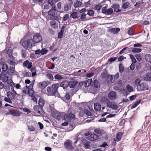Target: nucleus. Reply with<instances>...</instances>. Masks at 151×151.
Here are the masks:
<instances>
[{"instance_id":"28","label":"nucleus","mask_w":151,"mask_h":151,"mask_svg":"<svg viewBox=\"0 0 151 151\" xmlns=\"http://www.w3.org/2000/svg\"><path fill=\"white\" fill-rule=\"evenodd\" d=\"M91 142L86 139L83 140V144L86 148H88L90 147Z\"/></svg>"},{"instance_id":"18","label":"nucleus","mask_w":151,"mask_h":151,"mask_svg":"<svg viewBox=\"0 0 151 151\" xmlns=\"http://www.w3.org/2000/svg\"><path fill=\"white\" fill-rule=\"evenodd\" d=\"M52 115V117L58 120H60L61 115L60 113L57 112H54L53 113Z\"/></svg>"},{"instance_id":"60","label":"nucleus","mask_w":151,"mask_h":151,"mask_svg":"<svg viewBox=\"0 0 151 151\" xmlns=\"http://www.w3.org/2000/svg\"><path fill=\"white\" fill-rule=\"evenodd\" d=\"M86 16V14L84 13H83L81 15L80 19L82 20L84 19Z\"/></svg>"},{"instance_id":"25","label":"nucleus","mask_w":151,"mask_h":151,"mask_svg":"<svg viewBox=\"0 0 151 151\" xmlns=\"http://www.w3.org/2000/svg\"><path fill=\"white\" fill-rule=\"evenodd\" d=\"M119 4H115L111 6V7L114 9V11L115 12H118L121 11L119 9Z\"/></svg>"},{"instance_id":"15","label":"nucleus","mask_w":151,"mask_h":151,"mask_svg":"<svg viewBox=\"0 0 151 151\" xmlns=\"http://www.w3.org/2000/svg\"><path fill=\"white\" fill-rule=\"evenodd\" d=\"M47 85V83L45 81H42L38 83L37 86L39 88L43 89Z\"/></svg>"},{"instance_id":"11","label":"nucleus","mask_w":151,"mask_h":151,"mask_svg":"<svg viewBox=\"0 0 151 151\" xmlns=\"http://www.w3.org/2000/svg\"><path fill=\"white\" fill-rule=\"evenodd\" d=\"M106 106L109 108L114 110L117 109L118 108V106L114 103L110 102V101L107 103Z\"/></svg>"},{"instance_id":"41","label":"nucleus","mask_w":151,"mask_h":151,"mask_svg":"<svg viewBox=\"0 0 151 151\" xmlns=\"http://www.w3.org/2000/svg\"><path fill=\"white\" fill-rule=\"evenodd\" d=\"M141 102V100H139L136 101V102L134 103V104L132 105L131 107V109H133L136 107Z\"/></svg>"},{"instance_id":"16","label":"nucleus","mask_w":151,"mask_h":151,"mask_svg":"<svg viewBox=\"0 0 151 151\" xmlns=\"http://www.w3.org/2000/svg\"><path fill=\"white\" fill-rule=\"evenodd\" d=\"M23 66L24 67H27L28 69H30L32 67V63L27 60L23 63Z\"/></svg>"},{"instance_id":"38","label":"nucleus","mask_w":151,"mask_h":151,"mask_svg":"<svg viewBox=\"0 0 151 151\" xmlns=\"http://www.w3.org/2000/svg\"><path fill=\"white\" fill-rule=\"evenodd\" d=\"M130 5V3L129 2H126L124 3L122 6V7L124 9H126L128 8Z\"/></svg>"},{"instance_id":"5","label":"nucleus","mask_w":151,"mask_h":151,"mask_svg":"<svg viewBox=\"0 0 151 151\" xmlns=\"http://www.w3.org/2000/svg\"><path fill=\"white\" fill-rule=\"evenodd\" d=\"M72 145V141L70 140H67L64 143V145L65 149L70 151H71L74 149V147Z\"/></svg>"},{"instance_id":"7","label":"nucleus","mask_w":151,"mask_h":151,"mask_svg":"<svg viewBox=\"0 0 151 151\" xmlns=\"http://www.w3.org/2000/svg\"><path fill=\"white\" fill-rule=\"evenodd\" d=\"M75 118V115L72 113H69L68 114H66L64 115L65 120L68 122L70 121L72 119H74Z\"/></svg>"},{"instance_id":"37","label":"nucleus","mask_w":151,"mask_h":151,"mask_svg":"<svg viewBox=\"0 0 151 151\" xmlns=\"http://www.w3.org/2000/svg\"><path fill=\"white\" fill-rule=\"evenodd\" d=\"M76 84V81H73L69 82V86L71 88H73L75 86Z\"/></svg>"},{"instance_id":"59","label":"nucleus","mask_w":151,"mask_h":151,"mask_svg":"<svg viewBox=\"0 0 151 151\" xmlns=\"http://www.w3.org/2000/svg\"><path fill=\"white\" fill-rule=\"evenodd\" d=\"M93 75V73H88L86 74V76L88 78H91L92 77Z\"/></svg>"},{"instance_id":"50","label":"nucleus","mask_w":151,"mask_h":151,"mask_svg":"<svg viewBox=\"0 0 151 151\" xmlns=\"http://www.w3.org/2000/svg\"><path fill=\"white\" fill-rule=\"evenodd\" d=\"M84 113L88 116H91L92 114L91 112L88 110L86 109H84Z\"/></svg>"},{"instance_id":"23","label":"nucleus","mask_w":151,"mask_h":151,"mask_svg":"<svg viewBox=\"0 0 151 151\" xmlns=\"http://www.w3.org/2000/svg\"><path fill=\"white\" fill-rule=\"evenodd\" d=\"M109 101V100L107 98L103 97L100 100V102L101 104H105Z\"/></svg>"},{"instance_id":"4","label":"nucleus","mask_w":151,"mask_h":151,"mask_svg":"<svg viewBox=\"0 0 151 151\" xmlns=\"http://www.w3.org/2000/svg\"><path fill=\"white\" fill-rule=\"evenodd\" d=\"M148 88L149 86L148 84L144 82L141 83L137 87V90L140 91L148 90Z\"/></svg>"},{"instance_id":"22","label":"nucleus","mask_w":151,"mask_h":151,"mask_svg":"<svg viewBox=\"0 0 151 151\" xmlns=\"http://www.w3.org/2000/svg\"><path fill=\"white\" fill-rule=\"evenodd\" d=\"M120 31V29L119 28H113L111 29L109 31L110 32L114 34H117Z\"/></svg>"},{"instance_id":"29","label":"nucleus","mask_w":151,"mask_h":151,"mask_svg":"<svg viewBox=\"0 0 151 151\" xmlns=\"http://www.w3.org/2000/svg\"><path fill=\"white\" fill-rule=\"evenodd\" d=\"M145 58L146 61L151 64V55L150 54H146L145 56Z\"/></svg>"},{"instance_id":"56","label":"nucleus","mask_w":151,"mask_h":151,"mask_svg":"<svg viewBox=\"0 0 151 151\" xmlns=\"http://www.w3.org/2000/svg\"><path fill=\"white\" fill-rule=\"evenodd\" d=\"M63 34V32L60 31L58 33V37L59 39H60L62 38Z\"/></svg>"},{"instance_id":"32","label":"nucleus","mask_w":151,"mask_h":151,"mask_svg":"<svg viewBox=\"0 0 151 151\" xmlns=\"http://www.w3.org/2000/svg\"><path fill=\"white\" fill-rule=\"evenodd\" d=\"M78 13L77 12H73L70 14V17L74 19H75L78 18L79 17V16H77Z\"/></svg>"},{"instance_id":"10","label":"nucleus","mask_w":151,"mask_h":151,"mask_svg":"<svg viewBox=\"0 0 151 151\" xmlns=\"http://www.w3.org/2000/svg\"><path fill=\"white\" fill-rule=\"evenodd\" d=\"M108 98L111 100H114L116 99V92L114 91L110 92L108 95Z\"/></svg>"},{"instance_id":"40","label":"nucleus","mask_w":151,"mask_h":151,"mask_svg":"<svg viewBox=\"0 0 151 151\" xmlns=\"http://www.w3.org/2000/svg\"><path fill=\"white\" fill-rule=\"evenodd\" d=\"M94 86L96 88H98L100 87V84L96 80H95L93 82Z\"/></svg>"},{"instance_id":"47","label":"nucleus","mask_w":151,"mask_h":151,"mask_svg":"<svg viewBox=\"0 0 151 151\" xmlns=\"http://www.w3.org/2000/svg\"><path fill=\"white\" fill-rule=\"evenodd\" d=\"M54 78L56 79L61 80L63 79V77L60 75L56 74Z\"/></svg>"},{"instance_id":"45","label":"nucleus","mask_w":151,"mask_h":151,"mask_svg":"<svg viewBox=\"0 0 151 151\" xmlns=\"http://www.w3.org/2000/svg\"><path fill=\"white\" fill-rule=\"evenodd\" d=\"M114 76L113 75H108L107 78V81L108 82H112V80L113 79Z\"/></svg>"},{"instance_id":"62","label":"nucleus","mask_w":151,"mask_h":151,"mask_svg":"<svg viewBox=\"0 0 151 151\" xmlns=\"http://www.w3.org/2000/svg\"><path fill=\"white\" fill-rule=\"evenodd\" d=\"M136 96L135 95H132L129 97L130 100L133 101L136 98Z\"/></svg>"},{"instance_id":"20","label":"nucleus","mask_w":151,"mask_h":151,"mask_svg":"<svg viewBox=\"0 0 151 151\" xmlns=\"http://www.w3.org/2000/svg\"><path fill=\"white\" fill-rule=\"evenodd\" d=\"M69 82L67 81H65L61 83L60 86L65 89L69 86Z\"/></svg>"},{"instance_id":"21","label":"nucleus","mask_w":151,"mask_h":151,"mask_svg":"<svg viewBox=\"0 0 151 151\" xmlns=\"http://www.w3.org/2000/svg\"><path fill=\"white\" fill-rule=\"evenodd\" d=\"M144 80L146 81H151V72L146 73V76L144 78Z\"/></svg>"},{"instance_id":"24","label":"nucleus","mask_w":151,"mask_h":151,"mask_svg":"<svg viewBox=\"0 0 151 151\" xmlns=\"http://www.w3.org/2000/svg\"><path fill=\"white\" fill-rule=\"evenodd\" d=\"M94 109L97 111H99L101 110V105L98 103H95L94 105Z\"/></svg>"},{"instance_id":"43","label":"nucleus","mask_w":151,"mask_h":151,"mask_svg":"<svg viewBox=\"0 0 151 151\" xmlns=\"http://www.w3.org/2000/svg\"><path fill=\"white\" fill-rule=\"evenodd\" d=\"M71 7L69 4H66L64 6V10L65 12H67L69 10Z\"/></svg>"},{"instance_id":"58","label":"nucleus","mask_w":151,"mask_h":151,"mask_svg":"<svg viewBox=\"0 0 151 151\" xmlns=\"http://www.w3.org/2000/svg\"><path fill=\"white\" fill-rule=\"evenodd\" d=\"M94 131L97 134H101L102 132L101 130L98 129H95Z\"/></svg>"},{"instance_id":"63","label":"nucleus","mask_w":151,"mask_h":151,"mask_svg":"<svg viewBox=\"0 0 151 151\" xmlns=\"http://www.w3.org/2000/svg\"><path fill=\"white\" fill-rule=\"evenodd\" d=\"M34 91L32 90H29V94L30 96H32L34 94Z\"/></svg>"},{"instance_id":"14","label":"nucleus","mask_w":151,"mask_h":151,"mask_svg":"<svg viewBox=\"0 0 151 151\" xmlns=\"http://www.w3.org/2000/svg\"><path fill=\"white\" fill-rule=\"evenodd\" d=\"M10 59L12 60H10V65H12L13 66H15L16 62H15V58L12 55V51H11L10 50Z\"/></svg>"},{"instance_id":"61","label":"nucleus","mask_w":151,"mask_h":151,"mask_svg":"<svg viewBox=\"0 0 151 151\" xmlns=\"http://www.w3.org/2000/svg\"><path fill=\"white\" fill-rule=\"evenodd\" d=\"M33 84H31L28 87H27L28 88V90H32L33 88Z\"/></svg>"},{"instance_id":"27","label":"nucleus","mask_w":151,"mask_h":151,"mask_svg":"<svg viewBox=\"0 0 151 151\" xmlns=\"http://www.w3.org/2000/svg\"><path fill=\"white\" fill-rule=\"evenodd\" d=\"M17 95H18L17 92L15 94V93H12V92L10 91V103H12V102L10 100H15L16 97Z\"/></svg>"},{"instance_id":"42","label":"nucleus","mask_w":151,"mask_h":151,"mask_svg":"<svg viewBox=\"0 0 151 151\" xmlns=\"http://www.w3.org/2000/svg\"><path fill=\"white\" fill-rule=\"evenodd\" d=\"M102 7V6L100 4H98L96 5L94 7V9L95 10H97L98 12H99V11L101 8Z\"/></svg>"},{"instance_id":"48","label":"nucleus","mask_w":151,"mask_h":151,"mask_svg":"<svg viewBox=\"0 0 151 151\" xmlns=\"http://www.w3.org/2000/svg\"><path fill=\"white\" fill-rule=\"evenodd\" d=\"M48 2L52 6V8L53 7L55 8V4H54L53 0H48Z\"/></svg>"},{"instance_id":"53","label":"nucleus","mask_w":151,"mask_h":151,"mask_svg":"<svg viewBox=\"0 0 151 151\" xmlns=\"http://www.w3.org/2000/svg\"><path fill=\"white\" fill-rule=\"evenodd\" d=\"M41 55H43L47 53L48 52V50L45 48H43L41 50Z\"/></svg>"},{"instance_id":"39","label":"nucleus","mask_w":151,"mask_h":151,"mask_svg":"<svg viewBox=\"0 0 151 151\" xmlns=\"http://www.w3.org/2000/svg\"><path fill=\"white\" fill-rule=\"evenodd\" d=\"M126 88L128 92H132L133 91V87L131 86L127 85L126 86Z\"/></svg>"},{"instance_id":"13","label":"nucleus","mask_w":151,"mask_h":151,"mask_svg":"<svg viewBox=\"0 0 151 151\" xmlns=\"http://www.w3.org/2000/svg\"><path fill=\"white\" fill-rule=\"evenodd\" d=\"M8 68V66L5 63L2 65V71L1 73V75L2 76H6V71Z\"/></svg>"},{"instance_id":"26","label":"nucleus","mask_w":151,"mask_h":151,"mask_svg":"<svg viewBox=\"0 0 151 151\" xmlns=\"http://www.w3.org/2000/svg\"><path fill=\"white\" fill-rule=\"evenodd\" d=\"M70 99V96L68 92H66L65 96L61 97V99L63 101H65L66 100H69Z\"/></svg>"},{"instance_id":"1","label":"nucleus","mask_w":151,"mask_h":151,"mask_svg":"<svg viewBox=\"0 0 151 151\" xmlns=\"http://www.w3.org/2000/svg\"><path fill=\"white\" fill-rule=\"evenodd\" d=\"M42 40V38L39 33H36L34 34L33 39L31 40L32 42L30 44V47L36 45L37 43L40 42Z\"/></svg>"},{"instance_id":"57","label":"nucleus","mask_w":151,"mask_h":151,"mask_svg":"<svg viewBox=\"0 0 151 151\" xmlns=\"http://www.w3.org/2000/svg\"><path fill=\"white\" fill-rule=\"evenodd\" d=\"M15 86V83L13 82L12 80L10 79V87H14Z\"/></svg>"},{"instance_id":"64","label":"nucleus","mask_w":151,"mask_h":151,"mask_svg":"<svg viewBox=\"0 0 151 151\" xmlns=\"http://www.w3.org/2000/svg\"><path fill=\"white\" fill-rule=\"evenodd\" d=\"M84 5L86 7H88L90 6V1H88L86 2L84 4Z\"/></svg>"},{"instance_id":"35","label":"nucleus","mask_w":151,"mask_h":151,"mask_svg":"<svg viewBox=\"0 0 151 151\" xmlns=\"http://www.w3.org/2000/svg\"><path fill=\"white\" fill-rule=\"evenodd\" d=\"M17 72L15 70V66L14 67H10V76L13 73L16 74Z\"/></svg>"},{"instance_id":"36","label":"nucleus","mask_w":151,"mask_h":151,"mask_svg":"<svg viewBox=\"0 0 151 151\" xmlns=\"http://www.w3.org/2000/svg\"><path fill=\"white\" fill-rule=\"evenodd\" d=\"M141 80L139 78H137L134 81V85L137 86L138 85L140 84L141 83Z\"/></svg>"},{"instance_id":"54","label":"nucleus","mask_w":151,"mask_h":151,"mask_svg":"<svg viewBox=\"0 0 151 151\" xmlns=\"http://www.w3.org/2000/svg\"><path fill=\"white\" fill-rule=\"evenodd\" d=\"M130 58L132 60V63H135L136 62V60L134 57L132 55H130Z\"/></svg>"},{"instance_id":"46","label":"nucleus","mask_w":151,"mask_h":151,"mask_svg":"<svg viewBox=\"0 0 151 151\" xmlns=\"http://www.w3.org/2000/svg\"><path fill=\"white\" fill-rule=\"evenodd\" d=\"M87 14L90 16H93L94 15V11L93 10H89L87 13Z\"/></svg>"},{"instance_id":"12","label":"nucleus","mask_w":151,"mask_h":151,"mask_svg":"<svg viewBox=\"0 0 151 151\" xmlns=\"http://www.w3.org/2000/svg\"><path fill=\"white\" fill-rule=\"evenodd\" d=\"M99 136L97 134H93L90 135L87 139L91 141H94L97 140Z\"/></svg>"},{"instance_id":"51","label":"nucleus","mask_w":151,"mask_h":151,"mask_svg":"<svg viewBox=\"0 0 151 151\" xmlns=\"http://www.w3.org/2000/svg\"><path fill=\"white\" fill-rule=\"evenodd\" d=\"M135 56L138 61L140 62L142 58L140 54H136L135 55Z\"/></svg>"},{"instance_id":"52","label":"nucleus","mask_w":151,"mask_h":151,"mask_svg":"<svg viewBox=\"0 0 151 151\" xmlns=\"http://www.w3.org/2000/svg\"><path fill=\"white\" fill-rule=\"evenodd\" d=\"M69 14H66L63 17L62 19L63 21H66L69 18Z\"/></svg>"},{"instance_id":"19","label":"nucleus","mask_w":151,"mask_h":151,"mask_svg":"<svg viewBox=\"0 0 151 151\" xmlns=\"http://www.w3.org/2000/svg\"><path fill=\"white\" fill-rule=\"evenodd\" d=\"M50 26L53 28L56 29L58 27V23L55 20H51L50 22Z\"/></svg>"},{"instance_id":"6","label":"nucleus","mask_w":151,"mask_h":151,"mask_svg":"<svg viewBox=\"0 0 151 151\" xmlns=\"http://www.w3.org/2000/svg\"><path fill=\"white\" fill-rule=\"evenodd\" d=\"M102 13L106 15H108L112 14L113 12V9L112 8H110L107 9L106 6L103 7L102 9Z\"/></svg>"},{"instance_id":"3","label":"nucleus","mask_w":151,"mask_h":151,"mask_svg":"<svg viewBox=\"0 0 151 151\" xmlns=\"http://www.w3.org/2000/svg\"><path fill=\"white\" fill-rule=\"evenodd\" d=\"M4 76L2 78V80L3 81L6 87V91H7L6 93V95L8 97H9V76Z\"/></svg>"},{"instance_id":"17","label":"nucleus","mask_w":151,"mask_h":151,"mask_svg":"<svg viewBox=\"0 0 151 151\" xmlns=\"http://www.w3.org/2000/svg\"><path fill=\"white\" fill-rule=\"evenodd\" d=\"M10 114L14 116H19L20 115V112L17 110L10 109Z\"/></svg>"},{"instance_id":"2","label":"nucleus","mask_w":151,"mask_h":151,"mask_svg":"<svg viewBox=\"0 0 151 151\" xmlns=\"http://www.w3.org/2000/svg\"><path fill=\"white\" fill-rule=\"evenodd\" d=\"M59 87L58 83H56L52 85L51 87H48L47 88V91L50 95H54L58 91V88Z\"/></svg>"},{"instance_id":"30","label":"nucleus","mask_w":151,"mask_h":151,"mask_svg":"<svg viewBox=\"0 0 151 151\" xmlns=\"http://www.w3.org/2000/svg\"><path fill=\"white\" fill-rule=\"evenodd\" d=\"M123 135V133L122 132H120L118 133L116 136V141L118 142L121 139Z\"/></svg>"},{"instance_id":"34","label":"nucleus","mask_w":151,"mask_h":151,"mask_svg":"<svg viewBox=\"0 0 151 151\" xmlns=\"http://www.w3.org/2000/svg\"><path fill=\"white\" fill-rule=\"evenodd\" d=\"M141 51V49L138 48H133L132 50V52L133 53H139Z\"/></svg>"},{"instance_id":"31","label":"nucleus","mask_w":151,"mask_h":151,"mask_svg":"<svg viewBox=\"0 0 151 151\" xmlns=\"http://www.w3.org/2000/svg\"><path fill=\"white\" fill-rule=\"evenodd\" d=\"M55 9L52 8L48 12V14L51 16H53L55 15Z\"/></svg>"},{"instance_id":"33","label":"nucleus","mask_w":151,"mask_h":151,"mask_svg":"<svg viewBox=\"0 0 151 151\" xmlns=\"http://www.w3.org/2000/svg\"><path fill=\"white\" fill-rule=\"evenodd\" d=\"M44 104V101L42 99H40L39 100L38 102V104L39 106L42 109Z\"/></svg>"},{"instance_id":"55","label":"nucleus","mask_w":151,"mask_h":151,"mask_svg":"<svg viewBox=\"0 0 151 151\" xmlns=\"http://www.w3.org/2000/svg\"><path fill=\"white\" fill-rule=\"evenodd\" d=\"M27 127L28 129L31 131H33L35 129V128L32 125L30 126L28 125Z\"/></svg>"},{"instance_id":"9","label":"nucleus","mask_w":151,"mask_h":151,"mask_svg":"<svg viewBox=\"0 0 151 151\" xmlns=\"http://www.w3.org/2000/svg\"><path fill=\"white\" fill-rule=\"evenodd\" d=\"M33 109L35 111L40 114H43L45 113L42 108L38 105L34 106L33 107Z\"/></svg>"},{"instance_id":"49","label":"nucleus","mask_w":151,"mask_h":151,"mask_svg":"<svg viewBox=\"0 0 151 151\" xmlns=\"http://www.w3.org/2000/svg\"><path fill=\"white\" fill-rule=\"evenodd\" d=\"M46 76L50 80H53L54 79L53 76L52 74L50 73H47Z\"/></svg>"},{"instance_id":"44","label":"nucleus","mask_w":151,"mask_h":151,"mask_svg":"<svg viewBox=\"0 0 151 151\" xmlns=\"http://www.w3.org/2000/svg\"><path fill=\"white\" fill-rule=\"evenodd\" d=\"M119 70L120 73H123L124 71V68L123 64L121 63L119 65Z\"/></svg>"},{"instance_id":"8","label":"nucleus","mask_w":151,"mask_h":151,"mask_svg":"<svg viewBox=\"0 0 151 151\" xmlns=\"http://www.w3.org/2000/svg\"><path fill=\"white\" fill-rule=\"evenodd\" d=\"M31 40L29 39L27 41H24L22 42V46L25 49H27L28 47H30V43L31 42Z\"/></svg>"}]
</instances>
